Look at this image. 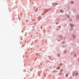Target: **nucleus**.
<instances>
[{
    "instance_id": "f257e3e1",
    "label": "nucleus",
    "mask_w": 79,
    "mask_h": 79,
    "mask_svg": "<svg viewBox=\"0 0 79 79\" xmlns=\"http://www.w3.org/2000/svg\"><path fill=\"white\" fill-rule=\"evenodd\" d=\"M71 3L72 4H73V3H74V2H73V1H71Z\"/></svg>"
},
{
    "instance_id": "f03ea898",
    "label": "nucleus",
    "mask_w": 79,
    "mask_h": 79,
    "mask_svg": "<svg viewBox=\"0 0 79 79\" xmlns=\"http://www.w3.org/2000/svg\"><path fill=\"white\" fill-rule=\"evenodd\" d=\"M64 53H66V51H65L64 52Z\"/></svg>"
},
{
    "instance_id": "7ed1b4c3",
    "label": "nucleus",
    "mask_w": 79,
    "mask_h": 79,
    "mask_svg": "<svg viewBox=\"0 0 79 79\" xmlns=\"http://www.w3.org/2000/svg\"><path fill=\"white\" fill-rule=\"evenodd\" d=\"M76 76H77V73H76Z\"/></svg>"
},
{
    "instance_id": "20e7f679",
    "label": "nucleus",
    "mask_w": 79,
    "mask_h": 79,
    "mask_svg": "<svg viewBox=\"0 0 79 79\" xmlns=\"http://www.w3.org/2000/svg\"><path fill=\"white\" fill-rule=\"evenodd\" d=\"M74 72H73V75H74Z\"/></svg>"
},
{
    "instance_id": "39448f33",
    "label": "nucleus",
    "mask_w": 79,
    "mask_h": 79,
    "mask_svg": "<svg viewBox=\"0 0 79 79\" xmlns=\"http://www.w3.org/2000/svg\"><path fill=\"white\" fill-rule=\"evenodd\" d=\"M60 27V26L59 27Z\"/></svg>"
},
{
    "instance_id": "423d86ee",
    "label": "nucleus",
    "mask_w": 79,
    "mask_h": 79,
    "mask_svg": "<svg viewBox=\"0 0 79 79\" xmlns=\"http://www.w3.org/2000/svg\"><path fill=\"white\" fill-rule=\"evenodd\" d=\"M68 76V75H66V76Z\"/></svg>"
}]
</instances>
